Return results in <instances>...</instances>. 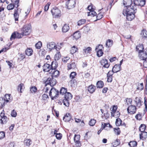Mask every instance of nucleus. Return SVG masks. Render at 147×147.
Instances as JSON below:
<instances>
[{"label": "nucleus", "instance_id": "f257e3e1", "mask_svg": "<svg viewBox=\"0 0 147 147\" xmlns=\"http://www.w3.org/2000/svg\"><path fill=\"white\" fill-rule=\"evenodd\" d=\"M136 6L132 8L131 7H124L123 13L125 16H126L127 20L131 21L135 17V14L136 12Z\"/></svg>", "mask_w": 147, "mask_h": 147}, {"label": "nucleus", "instance_id": "f03ea898", "mask_svg": "<svg viewBox=\"0 0 147 147\" xmlns=\"http://www.w3.org/2000/svg\"><path fill=\"white\" fill-rule=\"evenodd\" d=\"M31 26L29 24H26L24 25L21 29V31L23 34L26 36L29 34L31 32Z\"/></svg>", "mask_w": 147, "mask_h": 147}, {"label": "nucleus", "instance_id": "7ed1b4c3", "mask_svg": "<svg viewBox=\"0 0 147 147\" xmlns=\"http://www.w3.org/2000/svg\"><path fill=\"white\" fill-rule=\"evenodd\" d=\"M53 18H60L61 15L60 10L57 8L54 7L51 10Z\"/></svg>", "mask_w": 147, "mask_h": 147}, {"label": "nucleus", "instance_id": "20e7f679", "mask_svg": "<svg viewBox=\"0 0 147 147\" xmlns=\"http://www.w3.org/2000/svg\"><path fill=\"white\" fill-rule=\"evenodd\" d=\"M59 92L58 90H57L55 88H52L50 91L49 95L52 100H54L58 97Z\"/></svg>", "mask_w": 147, "mask_h": 147}, {"label": "nucleus", "instance_id": "39448f33", "mask_svg": "<svg viewBox=\"0 0 147 147\" xmlns=\"http://www.w3.org/2000/svg\"><path fill=\"white\" fill-rule=\"evenodd\" d=\"M134 5H132V7H134V6H136L137 8V6H144L145 4L146 1V0H134Z\"/></svg>", "mask_w": 147, "mask_h": 147}, {"label": "nucleus", "instance_id": "423d86ee", "mask_svg": "<svg viewBox=\"0 0 147 147\" xmlns=\"http://www.w3.org/2000/svg\"><path fill=\"white\" fill-rule=\"evenodd\" d=\"M24 36L22 32L20 33L17 32H15L12 34L10 38V40H12L14 39L15 38H20Z\"/></svg>", "mask_w": 147, "mask_h": 147}, {"label": "nucleus", "instance_id": "0eeeda50", "mask_svg": "<svg viewBox=\"0 0 147 147\" xmlns=\"http://www.w3.org/2000/svg\"><path fill=\"white\" fill-rule=\"evenodd\" d=\"M76 2L75 0H69L66 3V6L67 9H71L75 6Z\"/></svg>", "mask_w": 147, "mask_h": 147}, {"label": "nucleus", "instance_id": "6e6552de", "mask_svg": "<svg viewBox=\"0 0 147 147\" xmlns=\"http://www.w3.org/2000/svg\"><path fill=\"white\" fill-rule=\"evenodd\" d=\"M127 110L128 113L133 114L136 113V108L135 106L131 105L128 107Z\"/></svg>", "mask_w": 147, "mask_h": 147}, {"label": "nucleus", "instance_id": "1a4fd4ad", "mask_svg": "<svg viewBox=\"0 0 147 147\" xmlns=\"http://www.w3.org/2000/svg\"><path fill=\"white\" fill-rule=\"evenodd\" d=\"M47 48L49 51H51V50L56 49H57V47L56 46L55 43L54 42H51L47 43Z\"/></svg>", "mask_w": 147, "mask_h": 147}, {"label": "nucleus", "instance_id": "9d476101", "mask_svg": "<svg viewBox=\"0 0 147 147\" xmlns=\"http://www.w3.org/2000/svg\"><path fill=\"white\" fill-rule=\"evenodd\" d=\"M123 5H125L124 7H131L132 8V5H134L132 3V0H123Z\"/></svg>", "mask_w": 147, "mask_h": 147}, {"label": "nucleus", "instance_id": "9b49d317", "mask_svg": "<svg viewBox=\"0 0 147 147\" xmlns=\"http://www.w3.org/2000/svg\"><path fill=\"white\" fill-rule=\"evenodd\" d=\"M43 70L45 71H50L51 70V65L48 63L45 64L43 66Z\"/></svg>", "mask_w": 147, "mask_h": 147}, {"label": "nucleus", "instance_id": "f8f14e48", "mask_svg": "<svg viewBox=\"0 0 147 147\" xmlns=\"http://www.w3.org/2000/svg\"><path fill=\"white\" fill-rule=\"evenodd\" d=\"M139 56L140 59L143 60L147 59V55L144 52V51L140 52V53L139 54Z\"/></svg>", "mask_w": 147, "mask_h": 147}, {"label": "nucleus", "instance_id": "ddd939ff", "mask_svg": "<svg viewBox=\"0 0 147 147\" xmlns=\"http://www.w3.org/2000/svg\"><path fill=\"white\" fill-rule=\"evenodd\" d=\"M81 34L80 32L79 31H78L75 32L73 34V39L77 40L79 38H80L81 36Z\"/></svg>", "mask_w": 147, "mask_h": 147}, {"label": "nucleus", "instance_id": "4468645a", "mask_svg": "<svg viewBox=\"0 0 147 147\" xmlns=\"http://www.w3.org/2000/svg\"><path fill=\"white\" fill-rule=\"evenodd\" d=\"M117 109V106H113V108L112 109V112L111 113V116L112 117H114L115 114L117 113V116L120 115V113L119 112H116V110Z\"/></svg>", "mask_w": 147, "mask_h": 147}, {"label": "nucleus", "instance_id": "2eb2a0df", "mask_svg": "<svg viewBox=\"0 0 147 147\" xmlns=\"http://www.w3.org/2000/svg\"><path fill=\"white\" fill-rule=\"evenodd\" d=\"M49 73L52 74V77H57L59 74V71L56 69H52Z\"/></svg>", "mask_w": 147, "mask_h": 147}, {"label": "nucleus", "instance_id": "dca6fc26", "mask_svg": "<svg viewBox=\"0 0 147 147\" xmlns=\"http://www.w3.org/2000/svg\"><path fill=\"white\" fill-rule=\"evenodd\" d=\"M136 103V106L139 108L142 105L141 101L140 98L136 97L134 100Z\"/></svg>", "mask_w": 147, "mask_h": 147}, {"label": "nucleus", "instance_id": "f3484780", "mask_svg": "<svg viewBox=\"0 0 147 147\" xmlns=\"http://www.w3.org/2000/svg\"><path fill=\"white\" fill-rule=\"evenodd\" d=\"M140 139L145 140L147 138V132L146 131L142 132L140 134Z\"/></svg>", "mask_w": 147, "mask_h": 147}, {"label": "nucleus", "instance_id": "a211bd4d", "mask_svg": "<svg viewBox=\"0 0 147 147\" xmlns=\"http://www.w3.org/2000/svg\"><path fill=\"white\" fill-rule=\"evenodd\" d=\"M121 67L120 65L116 64L113 68V71L114 73H117L121 70Z\"/></svg>", "mask_w": 147, "mask_h": 147}, {"label": "nucleus", "instance_id": "6ab92c4d", "mask_svg": "<svg viewBox=\"0 0 147 147\" xmlns=\"http://www.w3.org/2000/svg\"><path fill=\"white\" fill-rule=\"evenodd\" d=\"M91 51L92 48L90 47H88L87 48L85 47L83 49V53L84 55L87 54L88 53L90 52Z\"/></svg>", "mask_w": 147, "mask_h": 147}, {"label": "nucleus", "instance_id": "aec40b11", "mask_svg": "<svg viewBox=\"0 0 147 147\" xmlns=\"http://www.w3.org/2000/svg\"><path fill=\"white\" fill-rule=\"evenodd\" d=\"M143 46L142 45H139L136 47V50L138 52L139 54L140 53V52L144 51Z\"/></svg>", "mask_w": 147, "mask_h": 147}, {"label": "nucleus", "instance_id": "412c9836", "mask_svg": "<svg viewBox=\"0 0 147 147\" xmlns=\"http://www.w3.org/2000/svg\"><path fill=\"white\" fill-rule=\"evenodd\" d=\"M96 89V87L93 85H91L88 87V91L90 93H92L94 92Z\"/></svg>", "mask_w": 147, "mask_h": 147}, {"label": "nucleus", "instance_id": "4be33fe9", "mask_svg": "<svg viewBox=\"0 0 147 147\" xmlns=\"http://www.w3.org/2000/svg\"><path fill=\"white\" fill-rule=\"evenodd\" d=\"M33 51L30 48H28L25 51L26 54L28 56H31L33 54Z\"/></svg>", "mask_w": 147, "mask_h": 147}, {"label": "nucleus", "instance_id": "5701e85b", "mask_svg": "<svg viewBox=\"0 0 147 147\" xmlns=\"http://www.w3.org/2000/svg\"><path fill=\"white\" fill-rule=\"evenodd\" d=\"M71 116L69 113H67L63 118V120L65 121L68 122L70 121L71 119Z\"/></svg>", "mask_w": 147, "mask_h": 147}, {"label": "nucleus", "instance_id": "b1692460", "mask_svg": "<svg viewBox=\"0 0 147 147\" xmlns=\"http://www.w3.org/2000/svg\"><path fill=\"white\" fill-rule=\"evenodd\" d=\"M21 9H18L17 10H15L14 13V16L15 18V20L16 21L18 20L19 17V14L18 13V11H20V12Z\"/></svg>", "mask_w": 147, "mask_h": 147}, {"label": "nucleus", "instance_id": "393cba45", "mask_svg": "<svg viewBox=\"0 0 147 147\" xmlns=\"http://www.w3.org/2000/svg\"><path fill=\"white\" fill-rule=\"evenodd\" d=\"M69 29V27L68 25L65 24L64 25L62 28V30L63 32H66Z\"/></svg>", "mask_w": 147, "mask_h": 147}, {"label": "nucleus", "instance_id": "a878e982", "mask_svg": "<svg viewBox=\"0 0 147 147\" xmlns=\"http://www.w3.org/2000/svg\"><path fill=\"white\" fill-rule=\"evenodd\" d=\"M72 98V95L71 93L67 92L65 95V98L70 100Z\"/></svg>", "mask_w": 147, "mask_h": 147}, {"label": "nucleus", "instance_id": "bb28decb", "mask_svg": "<svg viewBox=\"0 0 147 147\" xmlns=\"http://www.w3.org/2000/svg\"><path fill=\"white\" fill-rule=\"evenodd\" d=\"M104 85V83L102 81H99L97 82L96 86L98 88H102L103 86Z\"/></svg>", "mask_w": 147, "mask_h": 147}, {"label": "nucleus", "instance_id": "cd10ccee", "mask_svg": "<svg viewBox=\"0 0 147 147\" xmlns=\"http://www.w3.org/2000/svg\"><path fill=\"white\" fill-rule=\"evenodd\" d=\"M15 6L16 7L17 5H15L12 3H11L7 5V9L8 10H12Z\"/></svg>", "mask_w": 147, "mask_h": 147}, {"label": "nucleus", "instance_id": "c85d7f7f", "mask_svg": "<svg viewBox=\"0 0 147 147\" xmlns=\"http://www.w3.org/2000/svg\"><path fill=\"white\" fill-rule=\"evenodd\" d=\"M113 41L110 40L108 39L106 42V47H111L113 45Z\"/></svg>", "mask_w": 147, "mask_h": 147}, {"label": "nucleus", "instance_id": "c756f323", "mask_svg": "<svg viewBox=\"0 0 147 147\" xmlns=\"http://www.w3.org/2000/svg\"><path fill=\"white\" fill-rule=\"evenodd\" d=\"M4 100L7 102L11 101V99L10 98V95L9 94H6L5 95L4 98Z\"/></svg>", "mask_w": 147, "mask_h": 147}, {"label": "nucleus", "instance_id": "7c9ffc66", "mask_svg": "<svg viewBox=\"0 0 147 147\" xmlns=\"http://www.w3.org/2000/svg\"><path fill=\"white\" fill-rule=\"evenodd\" d=\"M78 50V49L75 46H73L71 48L70 50L71 53L74 54L76 53Z\"/></svg>", "mask_w": 147, "mask_h": 147}, {"label": "nucleus", "instance_id": "2f4dec72", "mask_svg": "<svg viewBox=\"0 0 147 147\" xmlns=\"http://www.w3.org/2000/svg\"><path fill=\"white\" fill-rule=\"evenodd\" d=\"M57 62H55L54 63L53 61H52L51 65V70H52V69H56L57 67Z\"/></svg>", "mask_w": 147, "mask_h": 147}, {"label": "nucleus", "instance_id": "473e14b6", "mask_svg": "<svg viewBox=\"0 0 147 147\" xmlns=\"http://www.w3.org/2000/svg\"><path fill=\"white\" fill-rule=\"evenodd\" d=\"M137 89L138 90H143L144 88L143 84V83H138L137 85Z\"/></svg>", "mask_w": 147, "mask_h": 147}, {"label": "nucleus", "instance_id": "72a5a7b5", "mask_svg": "<svg viewBox=\"0 0 147 147\" xmlns=\"http://www.w3.org/2000/svg\"><path fill=\"white\" fill-rule=\"evenodd\" d=\"M31 140L29 139H26L24 140V144L26 146L29 147L31 144Z\"/></svg>", "mask_w": 147, "mask_h": 147}, {"label": "nucleus", "instance_id": "f704fd0d", "mask_svg": "<svg viewBox=\"0 0 147 147\" xmlns=\"http://www.w3.org/2000/svg\"><path fill=\"white\" fill-rule=\"evenodd\" d=\"M88 16H91L94 17L96 15V13L94 10L90 11L89 12H88Z\"/></svg>", "mask_w": 147, "mask_h": 147}, {"label": "nucleus", "instance_id": "c9c22d12", "mask_svg": "<svg viewBox=\"0 0 147 147\" xmlns=\"http://www.w3.org/2000/svg\"><path fill=\"white\" fill-rule=\"evenodd\" d=\"M104 50V47L102 45H99L98 46H96L95 48L96 51H102Z\"/></svg>", "mask_w": 147, "mask_h": 147}, {"label": "nucleus", "instance_id": "e433bc0d", "mask_svg": "<svg viewBox=\"0 0 147 147\" xmlns=\"http://www.w3.org/2000/svg\"><path fill=\"white\" fill-rule=\"evenodd\" d=\"M61 57V55L59 52H58L54 56V59L55 60H58L60 59Z\"/></svg>", "mask_w": 147, "mask_h": 147}, {"label": "nucleus", "instance_id": "4c0bfd02", "mask_svg": "<svg viewBox=\"0 0 147 147\" xmlns=\"http://www.w3.org/2000/svg\"><path fill=\"white\" fill-rule=\"evenodd\" d=\"M146 127V125L144 124H141L139 127V131L141 132L145 131Z\"/></svg>", "mask_w": 147, "mask_h": 147}, {"label": "nucleus", "instance_id": "58836bf2", "mask_svg": "<svg viewBox=\"0 0 147 147\" xmlns=\"http://www.w3.org/2000/svg\"><path fill=\"white\" fill-rule=\"evenodd\" d=\"M80 135H75L74 138V140L75 142H80Z\"/></svg>", "mask_w": 147, "mask_h": 147}, {"label": "nucleus", "instance_id": "ea45409f", "mask_svg": "<svg viewBox=\"0 0 147 147\" xmlns=\"http://www.w3.org/2000/svg\"><path fill=\"white\" fill-rule=\"evenodd\" d=\"M137 142L136 141H131L129 143V145L131 147H136L137 146Z\"/></svg>", "mask_w": 147, "mask_h": 147}, {"label": "nucleus", "instance_id": "a19ab883", "mask_svg": "<svg viewBox=\"0 0 147 147\" xmlns=\"http://www.w3.org/2000/svg\"><path fill=\"white\" fill-rule=\"evenodd\" d=\"M122 121L119 118L116 119L115 124L117 126H119L122 124Z\"/></svg>", "mask_w": 147, "mask_h": 147}, {"label": "nucleus", "instance_id": "79ce46f5", "mask_svg": "<svg viewBox=\"0 0 147 147\" xmlns=\"http://www.w3.org/2000/svg\"><path fill=\"white\" fill-rule=\"evenodd\" d=\"M68 68L69 69H71L74 68L76 67V65L74 62L72 63L68 64L67 66Z\"/></svg>", "mask_w": 147, "mask_h": 147}, {"label": "nucleus", "instance_id": "37998d69", "mask_svg": "<svg viewBox=\"0 0 147 147\" xmlns=\"http://www.w3.org/2000/svg\"><path fill=\"white\" fill-rule=\"evenodd\" d=\"M86 20L84 19L79 20L78 22V25L80 26L84 24L86 22Z\"/></svg>", "mask_w": 147, "mask_h": 147}, {"label": "nucleus", "instance_id": "c03bdc74", "mask_svg": "<svg viewBox=\"0 0 147 147\" xmlns=\"http://www.w3.org/2000/svg\"><path fill=\"white\" fill-rule=\"evenodd\" d=\"M68 100L67 99H66L65 98V99L63 100V103L64 105H65L66 106L68 107L69 106V100Z\"/></svg>", "mask_w": 147, "mask_h": 147}, {"label": "nucleus", "instance_id": "a18cd8bd", "mask_svg": "<svg viewBox=\"0 0 147 147\" xmlns=\"http://www.w3.org/2000/svg\"><path fill=\"white\" fill-rule=\"evenodd\" d=\"M24 86L23 84L21 83L18 86V90H20V92H22V90L24 88Z\"/></svg>", "mask_w": 147, "mask_h": 147}, {"label": "nucleus", "instance_id": "49530a36", "mask_svg": "<svg viewBox=\"0 0 147 147\" xmlns=\"http://www.w3.org/2000/svg\"><path fill=\"white\" fill-rule=\"evenodd\" d=\"M8 119L7 117L6 116L4 117H3L2 118L1 120V123L2 124H4L6 123L7 121L8 120Z\"/></svg>", "mask_w": 147, "mask_h": 147}, {"label": "nucleus", "instance_id": "de8ad7c7", "mask_svg": "<svg viewBox=\"0 0 147 147\" xmlns=\"http://www.w3.org/2000/svg\"><path fill=\"white\" fill-rule=\"evenodd\" d=\"M56 84V81L55 79L53 78H51V81L50 82V85L51 86H53Z\"/></svg>", "mask_w": 147, "mask_h": 147}, {"label": "nucleus", "instance_id": "09e8293b", "mask_svg": "<svg viewBox=\"0 0 147 147\" xmlns=\"http://www.w3.org/2000/svg\"><path fill=\"white\" fill-rule=\"evenodd\" d=\"M42 46V43L41 41L38 42L37 43H36L35 45L36 48L38 49H39Z\"/></svg>", "mask_w": 147, "mask_h": 147}, {"label": "nucleus", "instance_id": "8fccbe9b", "mask_svg": "<svg viewBox=\"0 0 147 147\" xmlns=\"http://www.w3.org/2000/svg\"><path fill=\"white\" fill-rule=\"evenodd\" d=\"M77 74L76 72H71L69 75V77L71 79H74L75 78Z\"/></svg>", "mask_w": 147, "mask_h": 147}, {"label": "nucleus", "instance_id": "3c124183", "mask_svg": "<svg viewBox=\"0 0 147 147\" xmlns=\"http://www.w3.org/2000/svg\"><path fill=\"white\" fill-rule=\"evenodd\" d=\"M12 3L17 5L16 8H17L19 6V0H11Z\"/></svg>", "mask_w": 147, "mask_h": 147}, {"label": "nucleus", "instance_id": "603ef678", "mask_svg": "<svg viewBox=\"0 0 147 147\" xmlns=\"http://www.w3.org/2000/svg\"><path fill=\"white\" fill-rule=\"evenodd\" d=\"M96 51L97 55L98 57H100L102 56L103 54V52L102 51Z\"/></svg>", "mask_w": 147, "mask_h": 147}, {"label": "nucleus", "instance_id": "864d4df0", "mask_svg": "<svg viewBox=\"0 0 147 147\" xmlns=\"http://www.w3.org/2000/svg\"><path fill=\"white\" fill-rule=\"evenodd\" d=\"M67 89L64 88H62L60 90V93L62 94H63L67 93Z\"/></svg>", "mask_w": 147, "mask_h": 147}, {"label": "nucleus", "instance_id": "5fc2aeb1", "mask_svg": "<svg viewBox=\"0 0 147 147\" xmlns=\"http://www.w3.org/2000/svg\"><path fill=\"white\" fill-rule=\"evenodd\" d=\"M96 122V120L94 119H91L89 122V125L90 126H93Z\"/></svg>", "mask_w": 147, "mask_h": 147}, {"label": "nucleus", "instance_id": "6e6d98bb", "mask_svg": "<svg viewBox=\"0 0 147 147\" xmlns=\"http://www.w3.org/2000/svg\"><path fill=\"white\" fill-rule=\"evenodd\" d=\"M51 81V78H47L46 80L44 81V83L45 84V86H47V85H50V82Z\"/></svg>", "mask_w": 147, "mask_h": 147}, {"label": "nucleus", "instance_id": "4d7b16f0", "mask_svg": "<svg viewBox=\"0 0 147 147\" xmlns=\"http://www.w3.org/2000/svg\"><path fill=\"white\" fill-rule=\"evenodd\" d=\"M37 90V88L36 87H32L30 88V91L31 93H34L36 92Z\"/></svg>", "mask_w": 147, "mask_h": 147}, {"label": "nucleus", "instance_id": "13d9d810", "mask_svg": "<svg viewBox=\"0 0 147 147\" xmlns=\"http://www.w3.org/2000/svg\"><path fill=\"white\" fill-rule=\"evenodd\" d=\"M103 17V14L101 13H98L96 16V20L100 19L102 18Z\"/></svg>", "mask_w": 147, "mask_h": 147}, {"label": "nucleus", "instance_id": "bf43d9fd", "mask_svg": "<svg viewBox=\"0 0 147 147\" xmlns=\"http://www.w3.org/2000/svg\"><path fill=\"white\" fill-rule=\"evenodd\" d=\"M114 131L115 134L117 135H119L121 132L120 129L119 128H118L117 129L115 128L114 129Z\"/></svg>", "mask_w": 147, "mask_h": 147}, {"label": "nucleus", "instance_id": "052dcab7", "mask_svg": "<svg viewBox=\"0 0 147 147\" xmlns=\"http://www.w3.org/2000/svg\"><path fill=\"white\" fill-rule=\"evenodd\" d=\"M70 58L68 57H64L62 59V61L65 63L67 62V61L69 60Z\"/></svg>", "mask_w": 147, "mask_h": 147}, {"label": "nucleus", "instance_id": "680f3d73", "mask_svg": "<svg viewBox=\"0 0 147 147\" xmlns=\"http://www.w3.org/2000/svg\"><path fill=\"white\" fill-rule=\"evenodd\" d=\"M108 62V61L107 60L105 59H102L100 61V63L101 64L104 66L105 64L107 63V62Z\"/></svg>", "mask_w": 147, "mask_h": 147}, {"label": "nucleus", "instance_id": "e2e57ef3", "mask_svg": "<svg viewBox=\"0 0 147 147\" xmlns=\"http://www.w3.org/2000/svg\"><path fill=\"white\" fill-rule=\"evenodd\" d=\"M11 115L12 117H15L17 115V113L14 110H13L12 111Z\"/></svg>", "mask_w": 147, "mask_h": 147}, {"label": "nucleus", "instance_id": "0e129e2a", "mask_svg": "<svg viewBox=\"0 0 147 147\" xmlns=\"http://www.w3.org/2000/svg\"><path fill=\"white\" fill-rule=\"evenodd\" d=\"M108 124H109V126H111L110 124H109V123H102V125H101V129H103L105 128L107 126V125Z\"/></svg>", "mask_w": 147, "mask_h": 147}, {"label": "nucleus", "instance_id": "69168bd1", "mask_svg": "<svg viewBox=\"0 0 147 147\" xmlns=\"http://www.w3.org/2000/svg\"><path fill=\"white\" fill-rule=\"evenodd\" d=\"M55 136L58 140H60L61 138L62 135L60 133H58V134H56Z\"/></svg>", "mask_w": 147, "mask_h": 147}, {"label": "nucleus", "instance_id": "338daca9", "mask_svg": "<svg viewBox=\"0 0 147 147\" xmlns=\"http://www.w3.org/2000/svg\"><path fill=\"white\" fill-rule=\"evenodd\" d=\"M5 133L4 132H0V139L3 138L5 137Z\"/></svg>", "mask_w": 147, "mask_h": 147}, {"label": "nucleus", "instance_id": "774afa93", "mask_svg": "<svg viewBox=\"0 0 147 147\" xmlns=\"http://www.w3.org/2000/svg\"><path fill=\"white\" fill-rule=\"evenodd\" d=\"M19 54V58L20 59L23 60L25 57V56L23 54Z\"/></svg>", "mask_w": 147, "mask_h": 147}]
</instances>
